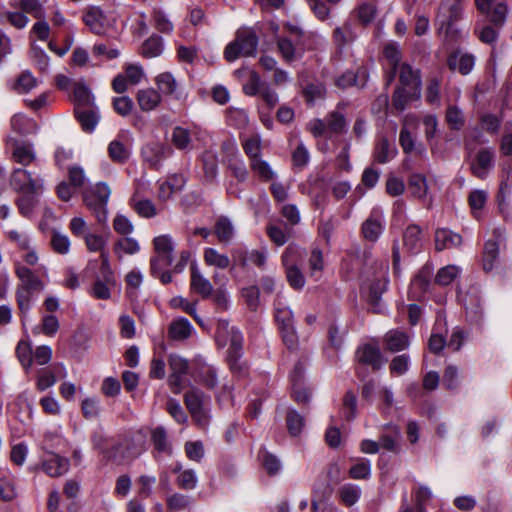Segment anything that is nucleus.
<instances>
[{
	"instance_id": "obj_1",
	"label": "nucleus",
	"mask_w": 512,
	"mask_h": 512,
	"mask_svg": "<svg viewBox=\"0 0 512 512\" xmlns=\"http://www.w3.org/2000/svg\"><path fill=\"white\" fill-rule=\"evenodd\" d=\"M37 272L45 273V267H39L34 271L22 264L15 265V274L19 279L15 291V299L21 319L26 318L38 295L44 290L45 283Z\"/></svg>"
},
{
	"instance_id": "obj_2",
	"label": "nucleus",
	"mask_w": 512,
	"mask_h": 512,
	"mask_svg": "<svg viewBox=\"0 0 512 512\" xmlns=\"http://www.w3.org/2000/svg\"><path fill=\"white\" fill-rule=\"evenodd\" d=\"M461 0H443L436 18L439 24V33L443 36L444 43L451 46L461 37V31L456 23L461 19Z\"/></svg>"
},
{
	"instance_id": "obj_3",
	"label": "nucleus",
	"mask_w": 512,
	"mask_h": 512,
	"mask_svg": "<svg viewBox=\"0 0 512 512\" xmlns=\"http://www.w3.org/2000/svg\"><path fill=\"white\" fill-rule=\"evenodd\" d=\"M29 167H14L9 176L10 187L24 195H38L43 191L44 179L40 173Z\"/></svg>"
},
{
	"instance_id": "obj_4",
	"label": "nucleus",
	"mask_w": 512,
	"mask_h": 512,
	"mask_svg": "<svg viewBox=\"0 0 512 512\" xmlns=\"http://www.w3.org/2000/svg\"><path fill=\"white\" fill-rule=\"evenodd\" d=\"M258 47V36L249 27H241L237 30L235 39L230 42L225 50L224 57L227 61L233 62L240 56H254Z\"/></svg>"
},
{
	"instance_id": "obj_5",
	"label": "nucleus",
	"mask_w": 512,
	"mask_h": 512,
	"mask_svg": "<svg viewBox=\"0 0 512 512\" xmlns=\"http://www.w3.org/2000/svg\"><path fill=\"white\" fill-rule=\"evenodd\" d=\"M110 195L111 189L104 182L97 183L95 187L83 193L85 206L93 213L97 222L101 225L106 224L108 219L107 204Z\"/></svg>"
},
{
	"instance_id": "obj_6",
	"label": "nucleus",
	"mask_w": 512,
	"mask_h": 512,
	"mask_svg": "<svg viewBox=\"0 0 512 512\" xmlns=\"http://www.w3.org/2000/svg\"><path fill=\"white\" fill-rule=\"evenodd\" d=\"M274 307L275 320L279 326L283 342L289 349L294 348L297 343V336L294 328L293 313L288 307L284 306L279 294H277L274 301Z\"/></svg>"
},
{
	"instance_id": "obj_7",
	"label": "nucleus",
	"mask_w": 512,
	"mask_h": 512,
	"mask_svg": "<svg viewBox=\"0 0 512 512\" xmlns=\"http://www.w3.org/2000/svg\"><path fill=\"white\" fill-rule=\"evenodd\" d=\"M184 402L196 423L202 427L207 425L209 415L206 405L209 397L199 388L191 387L184 395Z\"/></svg>"
},
{
	"instance_id": "obj_8",
	"label": "nucleus",
	"mask_w": 512,
	"mask_h": 512,
	"mask_svg": "<svg viewBox=\"0 0 512 512\" xmlns=\"http://www.w3.org/2000/svg\"><path fill=\"white\" fill-rule=\"evenodd\" d=\"M169 145L160 141H149L141 148L143 162L151 169L159 170L163 162L173 155Z\"/></svg>"
},
{
	"instance_id": "obj_9",
	"label": "nucleus",
	"mask_w": 512,
	"mask_h": 512,
	"mask_svg": "<svg viewBox=\"0 0 512 512\" xmlns=\"http://www.w3.org/2000/svg\"><path fill=\"white\" fill-rule=\"evenodd\" d=\"M229 337V348L227 351V360L230 369L233 372L242 373L245 370V365L240 362L243 354V336L236 327H230L227 330Z\"/></svg>"
},
{
	"instance_id": "obj_10",
	"label": "nucleus",
	"mask_w": 512,
	"mask_h": 512,
	"mask_svg": "<svg viewBox=\"0 0 512 512\" xmlns=\"http://www.w3.org/2000/svg\"><path fill=\"white\" fill-rule=\"evenodd\" d=\"M168 364L171 371L168 384L174 394H179L184 387V376L188 373L189 363L177 354H170Z\"/></svg>"
},
{
	"instance_id": "obj_11",
	"label": "nucleus",
	"mask_w": 512,
	"mask_h": 512,
	"mask_svg": "<svg viewBox=\"0 0 512 512\" xmlns=\"http://www.w3.org/2000/svg\"><path fill=\"white\" fill-rule=\"evenodd\" d=\"M298 250L296 247L288 246L282 255V263L286 270V278L293 289L300 290L305 285V278L295 263Z\"/></svg>"
},
{
	"instance_id": "obj_12",
	"label": "nucleus",
	"mask_w": 512,
	"mask_h": 512,
	"mask_svg": "<svg viewBox=\"0 0 512 512\" xmlns=\"http://www.w3.org/2000/svg\"><path fill=\"white\" fill-rule=\"evenodd\" d=\"M494 158L495 153L492 148L480 149L470 163L471 173L479 179H485L494 167Z\"/></svg>"
},
{
	"instance_id": "obj_13",
	"label": "nucleus",
	"mask_w": 512,
	"mask_h": 512,
	"mask_svg": "<svg viewBox=\"0 0 512 512\" xmlns=\"http://www.w3.org/2000/svg\"><path fill=\"white\" fill-rule=\"evenodd\" d=\"M11 159L17 167H31L37 163V156L31 143L15 142Z\"/></svg>"
},
{
	"instance_id": "obj_14",
	"label": "nucleus",
	"mask_w": 512,
	"mask_h": 512,
	"mask_svg": "<svg viewBox=\"0 0 512 512\" xmlns=\"http://www.w3.org/2000/svg\"><path fill=\"white\" fill-rule=\"evenodd\" d=\"M277 48L283 60L291 63L302 57L304 52V42L297 40L294 44L288 37H278L276 40Z\"/></svg>"
},
{
	"instance_id": "obj_15",
	"label": "nucleus",
	"mask_w": 512,
	"mask_h": 512,
	"mask_svg": "<svg viewBox=\"0 0 512 512\" xmlns=\"http://www.w3.org/2000/svg\"><path fill=\"white\" fill-rule=\"evenodd\" d=\"M355 357L358 364L369 365L375 371L379 370L383 364L380 350L370 344L360 346L356 350Z\"/></svg>"
},
{
	"instance_id": "obj_16",
	"label": "nucleus",
	"mask_w": 512,
	"mask_h": 512,
	"mask_svg": "<svg viewBox=\"0 0 512 512\" xmlns=\"http://www.w3.org/2000/svg\"><path fill=\"white\" fill-rule=\"evenodd\" d=\"M382 231V215L377 211H372L369 217L362 223L361 233L367 241L375 242L382 234Z\"/></svg>"
},
{
	"instance_id": "obj_17",
	"label": "nucleus",
	"mask_w": 512,
	"mask_h": 512,
	"mask_svg": "<svg viewBox=\"0 0 512 512\" xmlns=\"http://www.w3.org/2000/svg\"><path fill=\"white\" fill-rule=\"evenodd\" d=\"M190 289L202 298L210 297L213 291L211 282L200 272L196 264L191 265Z\"/></svg>"
},
{
	"instance_id": "obj_18",
	"label": "nucleus",
	"mask_w": 512,
	"mask_h": 512,
	"mask_svg": "<svg viewBox=\"0 0 512 512\" xmlns=\"http://www.w3.org/2000/svg\"><path fill=\"white\" fill-rule=\"evenodd\" d=\"M400 87L413 90L412 93L420 92L421 78L419 70H414L409 64L402 63L398 67Z\"/></svg>"
},
{
	"instance_id": "obj_19",
	"label": "nucleus",
	"mask_w": 512,
	"mask_h": 512,
	"mask_svg": "<svg viewBox=\"0 0 512 512\" xmlns=\"http://www.w3.org/2000/svg\"><path fill=\"white\" fill-rule=\"evenodd\" d=\"M83 21L89 27L90 31L97 35L105 32L106 16L104 12L96 6L88 8L83 14Z\"/></svg>"
},
{
	"instance_id": "obj_20",
	"label": "nucleus",
	"mask_w": 512,
	"mask_h": 512,
	"mask_svg": "<svg viewBox=\"0 0 512 512\" xmlns=\"http://www.w3.org/2000/svg\"><path fill=\"white\" fill-rule=\"evenodd\" d=\"M462 236L449 229L441 228L435 232V248L437 251L459 247Z\"/></svg>"
},
{
	"instance_id": "obj_21",
	"label": "nucleus",
	"mask_w": 512,
	"mask_h": 512,
	"mask_svg": "<svg viewBox=\"0 0 512 512\" xmlns=\"http://www.w3.org/2000/svg\"><path fill=\"white\" fill-rule=\"evenodd\" d=\"M447 64L451 70H458L462 75H467L474 67L475 57L468 53L454 52L449 55Z\"/></svg>"
},
{
	"instance_id": "obj_22",
	"label": "nucleus",
	"mask_w": 512,
	"mask_h": 512,
	"mask_svg": "<svg viewBox=\"0 0 512 512\" xmlns=\"http://www.w3.org/2000/svg\"><path fill=\"white\" fill-rule=\"evenodd\" d=\"M385 349L392 353L407 349L410 345L409 337L399 330H390L384 336Z\"/></svg>"
},
{
	"instance_id": "obj_23",
	"label": "nucleus",
	"mask_w": 512,
	"mask_h": 512,
	"mask_svg": "<svg viewBox=\"0 0 512 512\" xmlns=\"http://www.w3.org/2000/svg\"><path fill=\"white\" fill-rule=\"evenodd\" d=\"M42 468L51 477H59L69 469L68 459L57 454H50L42 463Z\"/></svg>"
},
{
	"instance_id": "obj_24",
	"label": "nucleus",
	"mask_w": 512,
	"mask_h": 512,
	"mask_svg": "<svg viewBox=\"0 0 512 512\" xmlns=\"http://www.w3.org/2000/svg\"><path fill=\"white\" fill-rule=\"evenodd\" d=\"M74 110L96 107L91 91L82 83H73Z\"/></svg>"
},
{
	"instance_id": "obj_25",
	"label": "nucleus",
	"mask_w": 512,
	"mask_h": 512,
	"mask_svg": "<svg viewBox=\"0 0 512 512\" xmlns=\"http://www.w3.org/2000/svg\"><path fill=\"white\" fill-rule=\"evenodd\" d=\"M397 155L396 146L386 137H381L374 148L373 156L377 163L385 164Z\"/></svg>"
},
{
	"instance_id": "obj_26",
	"label": "nucleus",
	"mask_w": 512,
	"mask_h": 512,
	"mask_svg": "<svg viewBox=\"0 0 512 512\" xmlns=\"http://www.w3.org/2000/svg\"><path fill=\"white\" fill-rule=\"evenodd\" d=\"M75 116L80 123L83 131L90 133L97 126L100 115L97 107L87 108L80 110L79 108L75 109Z\"/></svg>"
},
{
	"instance_id": "obj_27",
	"label": "nucleus",
	"mask_w": 512,
	"mask_h": 512,
	"mask_svg": "<svg viewBox=\"0 0 512 512\" xmlns=\"http://www.w3.org/2000/svg\"><path fill=\"white\" fill-rule=\"evenodd\" d=\"M302 378L303 368L301 364H297L290 374V379L292 382L293 397L298 403H306L310 399L309 392L305 388L301 387Z\"/></svg>"
},
{
	"instance_id": "obj_28",
	"label": "nucleus",
	"mask_w": 512,
	"mask_h": 512,
	"mask_svg": "<svg viewBox=\"0 0 512 512\" xmlns=\"http://www.w3.org/2000/svg\"><path fill=\"white\" fill-rule=\"evenodd\" d=\"M386 289L387 280L385 278L376 279L369 285L367 300L375 312L381 311V296L386 291Z\"/></svg>"
},
{
	"instance_id": "obj_29",
	"label": "nucleus",
	"mask_w": 512,
	"mask_h": 512,
	"mask_svg": "<svg viewBox=\"0 0 512 512\" xmlns=\"http://www.w3.org/2000/svg\"><path fill=\"white\" fill-rule=\"evenodd\" d=\"M499 256V243L496 240H487L483 248L482 265L485 272L494 269Z\"/></svg>"
},
{
	"instance_id": "obj_30",
	"label": "nucleus",
	"mask_w": 512,
	"mask_h": 512,
	"mask_svg": "<svg viewBox=\"0 0 512 512\" xmlns=\"http://www.w3.org/2000/svg\"><path fill=\"white\" fill-rule=\"evenodd\" d=\"M137 102L141 110L151 111L160 104L161 96L156 90L147 88L138 91Z\"/></svg>"
},
{
	"instance_id": "obj_31",
	"label": "nucleus",
	"mask_w": 512,
	"mask_h": 512,
	"mask_svg": "<svg viewBox=\"0 0 512 512\" xmlns=\"http://www.w3.org/2000/svg\"><path fill=\"white\" fill-rule=\"evenodd\" d=\"M214 233L220 243L229 244L234 237V227L230 219L219 217L214 225Z\"/></svg>"
},
{
	"instance_id": "obj_32",
	"label": "nucleus",
	"mask_w": 512,
	"mask_h": 512,
	"mask_svg": "<svg viewBox=\"0 0 512 512\" xmlns=\"http://www.w3.org/2000/svg\"><path fill=\"white\" fill-rule=\"evenodd\" d=\"M203 259L207 266L218 269H226L230 266L231 260L226 254L219 253L215 248H205Z\"/></svg>"
},
{
	"instance_id": "obj_33",
	"label": "nucleus",
	"mask_w": 512,
	"mask_h": 512,
	"mask_svg": "<svg viewBox=\"0 0 512 512\" xmlns=\"http://www.w3.org/2000/svg\"><path fill=\"white\" fill-rule=\"evenodd\" d=\"M329 138L346 131L347 123L344 115L338 111H332L325 117Z\"/></svg>"
},
{
	"instance_id": "obj_34",
	"label": "nucleus",
	"mask_w": 512,
	"mask_h": 512,
	"mask_svg": "<svg viewBox=\"0 0 512 512\" xmlns=\"http://www.w3.org/2000/svg\"><path fill=\"white\" fill-rule=\"evenodd\" d=\"M250 168L255 175L263 182L273 181L276 178V172L271 165L262 158H255L250 162Z\"/></svg>"
},
{
	"instance_id": "obj_35",
	"label": "nucleus",
	"mask_w": 512,
	"mask_h": 512,
	"mask_svg": "<svg viewBox=\"0 0 512 512\" xmlns=\"http://www.w3.org/2000/svg\"><path fill=\"white\" fill-rule=\"evenodd\" d=\"M171 142L178 150H190L192 148V138L190 131L181 126H176L172 130Z\"/></svg>"
},
{
	"instance_id": "obj_36",
	"label": "nucleus",
	"mask_w": 512,
	"mask_h": 512,
	"mask_svg": "<svg viewBox=\"0 0 512 512\" xmlns=\"http://www.w3.org/2000/svg\"><path fill=\"white\" fill-rule=\"evenodd\" d=\"M421 228L416 224L409 225L403 234L404 246L410 251L418 250L422 243Z\"/></svg>"
},
{
	"instance_id": "obj_37",
	"label": "nucleus",
	"mask_w": 512,
	"mask_h": 512,
	"mask_svg": "<svg viewBox=\"0 0 512 512\" xmlns=\"http://www.w3.org/2000/svg\"><path fill=\"white\" fill-rule=\"evenodd\" d=\"M163 49L162 38L152 35L142 44L140 54L145 58H155L162 54Z\"/></svg>"
},
{
	"instance_id": "obj_38",
	"label": "nucleus",
	"mask_w": 512,
	"mask_h": 512,
	"mask_svg": "<svg viewBox=\"0 0 512 512\" xmlns=\"http://www.w3.org/2000/svg\"><path fill=\"white\" fill-rule=\"evenodd\" d=\"M196 380L208 389H214L218 384L216 369L211 365H202L199 367Z\"/></svg>"
},
{
	"instance_id": "obj_39",
	"label": "nucleus",
	"mask_w": 512,
	"mask_h": 512,
	"mask_svg": "<svg viewBox=\"0 0 512 512\" xmlns=\"http://www.w3.org/2000/svg\"><path fill=\"white\" fill-rule=\"evenodd\" d=\"M156 84L158 89L166 95H175L176 98L179 96L177 95V87L178 83L175 79V77L170 72H163L159 74L156 77Z\"/></svg>"
},
{
	"instance_id": "obj_40",
	"label": "nucleus",
	"mask_w": 512,
	"mask_h": 512,
	"mask_svg": "<svg viewBox=\"0 0 512 512\" xmlns=\"http://www.w3.org/2000/svg\"><path fill=\"white\" fill-rule=\"evenodd\" d=\"M151 441L158 452L171 454V444L167 439V433L164 427L158 426L152 430Z\"/></svg>"
},
{
	"instance_id": "obj_41",
	"label": "nucleus",
	"mask_w": 512,
	"mask_h": 512,
	"mask_svg": "<svg viewBox=\"0 0 512 512\" xmlns=\"http://www.w3.org/2000/svg\"><path fill=\"white\" fill-rule=\"evenodd\" d=\"M192 326L186 318H180L170 324L169 335L174 340H184L190 336Z\"/></svg>"
},
{
	"instance_id": "obj_42",
	"label": "nucleus",
	"mask_w": 512,
	"mask_h": 512,
	"mask_svg": "<svg viewBox=\"0 0 512 512\" xmlns=\"http://www.w3.org/2000/svg\"><path fill=\"white\" fill-rule=\"evenodd\" d=\"M399 143L404 153L406 154L416 152L417 154L422 155L425 152V148L422 145L416 147L412 134L405 127H403L400 131Z\"/></svg>"
},
{
	"instance_id": "obj_43",
	"label": "nucleus",
	"mask_w": 512,
	"mask_h": 512,
	"mask_svg": "<svg viewBox=\"0 0 512 512\" xmlns=\"http://www.w3.org/2000/svg\"><path fill=\"white\" fill-rule=\"evenodd\" d=\"M409 189L414 197L425 198L428 192L426 177L422 174H412L409 178Z\"/></svg>"
},
{
	"instance_id": "obj_44",
	"label": "nucleus",
	"mask_w": 512,
	"mask_h": 512,
	"mask_svg": "<svg viewBox=\"0 0 512 512\" xmlns=\"http://www.w3.org/2000/svg\"><path fill=\"white\" fill-rule=\"evenodd\" d=\"M15 7L34 18H44V8L40 0H17Z\"/></svg>"
},
{
	"instance_id": "obj_45",
	"label": "nucleus",
	"mask_w": 512,
	"mask_h": 512,
	"mask_svg": "<svg viewBox=\"0 0 512 512\" xmlns=\"http://www.w3.org/2000/svg\"><path fill=\"white\" fill-rule=\"evenodd\" d=\"M37 86V81L29 71L22 72L14 82L12 89L19 94H26Z\"/></svg>"
},
{
	"instance_id": "obj_46",
	"label": "nucleus",
	"mask_w": 512,
	"mask_h": 512,
	"mask_svg": "<svg viewBox=\"0 0 512 512\" xmlns=\"http://www.w3.org/2000/svg\"><path fill=\"white\" fill-rule=\"evenodd\" d=\"M140 250V245L134 238L123 237L117 240L114 244V252L118 257L122 254L133 255Z\"/></svg>"
},
{
	"instance_id": "obj_47",
	"label": "nucleus",
	"mask_w": 512,
	"mask_h": 512,
	"mask_svg": "<svg viewBox=\"0 0 512 512\" xmlns=\"http://www.w3.org/2000/svg\"><path fill=\"white\" fill-rule=\"evenodd\" d=\"M474 34L482 43L489 45L495 43L498 38V32L495 28L480 21L475 24Z\"/></svg>"
},
{
	"instance_id": "obj_48",
	"label": "nucleus",
	"mask_w": 512,
	"mask_h": 512,
	"mask_svg": "<svg viewBox=\"0 0 512 512\" xmlns=\"http://www.w3.org/2000/svg\"><path fill=\"white\" fill-rule=\"evenodd\" d=\"M11 128L20 135H26L34 131L35 123L23 114H16L11 118Z\"/></svg>"
},
{
	"instance_id": "obj_49",
	"label": "nucleus",
	"mask_w": 512,
	"mask_h": 512,
	"mask_svg": "<svg viewBox=\"0 0 512 512\" xmlns=\"http://www.w3.org/2000/svg\"><path fill=\"white\" fill-rule=\"evenodd\" d=\"M359 22L367 26L371 24L377 15V7L373 3L363 2L355 10Z\"/></svg>"
},
{
	"instance_id": "obj_50",
	"label": "nucleus",
	"mask_w": 512,
	"mask_h": 512,
	"mask_svg": "<svg viewBox=\"0 0 512 512\" xmlns=\"http://www.w3.org/2000/svg\"><path fill=\"white\" fill-rule=\"evenodd\" d=\"M338 494L344 505L352 506L359 500L361 490L357 485L348 483L340 487Z\"/></svg>"
},
{
	"instance_id": "obj_51",
	"label": "nucleus",
	"mask_w": 512,
	"mask_h": 512,
	"mask_svg": "<svg viewBox=\"0 0 512 512\" xmlns=\"http://www.w3.org/2000/svg\"><path fill=\"white\" fill-rule=\"evenodd\" d=\"M413 90L398 87L393 94L392 104L393 106L399 110L403 111L406 108L408 101L412 98H419L420 92L412 93Z\"/></svg>"
},
{
	"instance_id": "obj_52",
	"label": "nucleus",
	"mask_w": 512,
	"mask_h": 512,
	"mask_svg": "<svg viewBox=\"0 0 512 512\" xmlns=\"http://www.w3.org/2000/svg\"><path fill=\"white\" fill-rule=\"evenodd\" d=\"M384 56L388 60L390 66L391 75L388 79V83H390L395 77L398 67L401 65V53L395 45L390 44L384 48Z\"/></svg>"
},
{
	"instance_id": "obj_53",
	"label": "nucleus",
	"mask_w": 512,
	"mask_h": 512,
	"mask_svg": "<svg viewBox=\"0 0 512 512\" xmlns=\"http://www.w3.org/2000/svg\"><path fill=\"white\" fill-rule=\"evenodd\" d=\"M193 499L181 493H174L167 499V508L171 512L183 511L191 506Z\"/></svg>"
},
{
	"instance_id": "obj_54",
	"label": "nucleus",
	"mask_w": 512,
	"mask_h": 512,
	"mask_svg": "<svg viewBox=\"0 0 512 512\" xmlns=\"http://www.w3.org/2000/svg\"><path fill=\"white\" fill-rule=\"evenodd\" d=\"M1 21L8 22L17 29H23L28 25L29 18L22 11H5L1 14Z\"/></svg>"
},
{
	"instance_id": "obj_55",
	"label": "nucleus",
	"mask_w": 512,
	"mask_h": 512,
	"mask_svg": "<svg viewBox=\"0 0 512 512\" xmlns=\"http://www.w3.org/2000/svg\"><path fill=\"white\" fill-rule=\"evenodd\" d=\"M108 154L114 162L123 163L129 158L130 153L122 142L113 140L108 146Z\"/></svg>"
},
{
	"instance_id": "obj_56",
	"label": "nucleus",
	"mask_w": 512,
	"mask_h": 512,
	"mask_svg": "<svg viewBox=\"0 0 512 512\" xmlns=\"http://www.w3.org/2000/svg\"><path fill=\"white\" fill-rule=\"evenodd\" d=\"M466 313L472 321L478 322L482 318L483 308L477 295L469 296L465 304Z\"/></svg>"
},
{
	"instance_id": "obj_57",
	"label": "nucleus",
	"mask_w": 512,
	"mask_h": 512,
	"mask_svg": "<svg viewBox=\"0 0 512 512\" xmlns=\"http://www.w3.org/2000/svg\"><path fill=\"white\" fill-rule=\"evenodd\" d=\"M446 121L451 129L460 130L465 123L463 112L456 106H449L446 111Z\"/></svg>"
},
{
	"instance_id": "obj_58",
	"label": "nucleus",
	"mask_w": 512,
	"mask_h": 512,
	"mask_svg": "<svg viewBox=\"0 0 512 512\" xmlns=\"http://www.w3.org/2000/svg\"><path fill=\"white\" fill-rule=\"evenodd\" d=\"M51 246L56 253L67 254L70 249V240L67 235L52 231Z\"/></svg>"
},
{
	"instance_id": "obj_59",
	"label": "nucleus",
	"mask_w": 512,
	"mask_h": 512,
	"mask_svg": "<svg viewBox=\"0 0 512 512\" xmlns=\"http://www.w3.org/2000/svg\"><path fill=\"white\" fill-rule=\"evenodd\" d=\"M371 474V464L367 459H361L349 470V476L352 479H368Z\"/></svg>"
},
{
	"instance_id": "obj_60",
	"label": "nucleus",
	"mask_w": 512,
	"mask_h": 512,
	"mask_svg": "<svg viewBox=\"0 0 512 512\" xmlns=\"http://www.w3.org/2000/svg\"><path fill=\"white\" fill-rule=\"evenodd\" d=\"M197 476L192 469H186L180 472L176 479L179 488L184 490H192L197 486Z\"/></svg>"
},
{
	"instance_id": "obj_61",
	"label": "nucleus",
	"mask_w": 512,
	"mask_h": 512,
	"mask_svg": "<svg viewBox=\"0 0 512 512\" xmlns=\"http://www.w3.org/2000/svg\"><path fill=\"white\" fill-rule=\"evenodd\" d=\"M459 268L455 265H448L441 268L435 278V282L439 285H449L457 277Z\"/></svg>"
},
{
	"instance_id": "obj_62",
	"label": "nucleus",
	"mask_w": 512,
	"mask_h": 512,
	"mask_svg": "<svg viewBox=\"0 0 512 512\" xmlns=\"http://www.w3.org/2000/svg\"><path fill=\"white\" fill-rule=\"evenodd\" d=\"M409 365H410V357L407 354H402V355L395 356L391 360L389 369H390L391 374L400 376V375L405 374L408 371Z\"/></svg>"
},
{
	"instance_id": "obj_63",
	"label": "nucleus",
	"mask_w": 512,
	"mask_h": 512,
	"mask_svg": "<svg viewBox=\"0 0 512 512\" xmlns=\"http://www.w3.org/2000/svg\"><path fill=\"white\" fill-rule=\"evenodd\" d=\"M355 33L353 26L350 23H345L341 27H337L334 30V39L339 45L347 44L355 39Z\"/></svg>"
},
{
	"instance_id": "obj_64",
	"label": "nucleus",
	"mask_w": 512,
	"mask_h": 512,
	"mask_svg": "<svg viewBox=\"0 0 512 512\" xmlns=\"http://www.w3.org/2000/svg\"><path fill=\"white\" fill-rule=\"evenodd\" d=\"M286 423L289 433L292 436H297L304 426V418L295 410H291L287 413Z\"/></svg>"
}]
</instances>
